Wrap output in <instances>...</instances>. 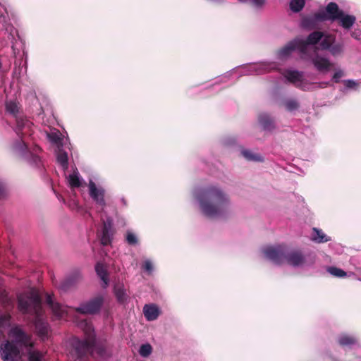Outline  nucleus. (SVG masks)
Returning a JSON list of instances; mask_svg holds the SVG:
<instances>
[{"instance_id": "nucleus-1", "label": "nucleus", "mask_w": 361, "mask_h": 361, "mask_svg": "<svg viewBox=\"0 0 361 361\" xmlns=\"http://www.w3.org/2000/svg\"><path fill=\"white\" fill-rule=\"evenodd\" d=\"M18 307L22 314L27 317L29 322L35 325L37 335L42 339L47 338L49 325L44 318L39 294L32 290L20 295L18 297Z\"/></svg>"}, {"instance_id": "nucleus-2", "label": "nucleus", "mask_w": 361, "mask_h": 361, "mask_svg": "<svg viewBox=\"0 0 361 361\" xmlns=\"http://www.w3.org/2000/svg\"><path fill=\"white\" fill-rule=\"evenodd\" d=\"M197 199L202 212L209 217L222 216L228 212L229 197L218 186L209 185L200 190Z\"/></svg>"}, {"instance_id": "nucleus-3", "label": "nucleus", "mask_w": 361, "mask_h": 361, "mask_svg": "<svg viewBox=\"0 0 361 361\" xmlns=\"http://www.w3.org/2000/svg\"><path fill=\"white\" fill-rule=\"evenodd\" d=\"M85 325L86 328L85 334H87V338L85 340L75 338L72 343L75 353L78 358H82L90 354L92 350L94 343V334L91 324L85 323Z\"/></svg>"}, {"instance_id": "nucleus-4", "label": "nucleus", "mask_w": 361, "mask_h": 361, "mask_svg": "<svg viewBox=\"0 0 361 361\" xmlns=\"http://www.w3.org/2000/svg\"><path fill=\"white\" fill-rule=\"evenodd\" d=\"M104 302L102 297L97 296L87 302L82 303L80 307L75 309L76 312L83 314H94L97 313Z\"/></svg>"}, {"instance_id": "nucleus-5", "label": "nucleus", "mask_w": 361, "mask_h": 361, "mask_svg": "<svg viewBox=\"0 0 361 361\" xmlns=\"http://www.w3.org/2000/svg\"><path fill=\"white\" fill-rule=\"evenodd\" d=\"M266 257L275 264H281L285 262L286 247L282 245L267 247L264 251Z\"/></svg>"}, {"instance_id": "nucleus-6", "label": "nucleus", "mask_w": 361, "mask_h": 361, "mask_svg": "<svg viewBox=\"0 0 361 361\" xmlns=\"http://www.w3.org/2000/svg\"><path fill=\"white\" fill-rule=\"evenodd\" d=\"M1 357L4 361H18L20 350L13 342L7 341L1 345Z\"/></svg>"}, {"instance_id": "nucleus-7", "label": "nucleus", "mask_w": 361, "mask_h": 361, "mask_svg": "<svg viewBox=\"0 0 361 361\" xmlns=\"http://www.w3.org/2000/svg\"><path fill=\"white\" fill-rule=\"evenodd\" d=\"M317 47L314 48V55L311 57V61L314 67L319 73H327L334 66L329 59L319 55L317 52Z\"/></svg>"}, {"instance_id": "nucleus-8", "label": "nucleus", "mask_w": 361, "mask_h": 361, "mask_svg": "<svg viewBox=\"0 0 361 361\" xmlns=\"http://www.w3.org/2000/svg\"><path fill=\"white\" fill-rule=\"evenodd\" d=\"M319 13L324 15V21L330 20L334 22L342 17L343 11L339 8L336 3L330 2L326 5L325 10H321Z\"/></svg>"}, {"instance_id": "nucleus-9", "label": "nucleus", "mask_w": 361, "mask_h": 361, "mask_svg": "<svg viewBox=\"0 0 361 361\" xmlns=\"http://www.w3.org/2000/svg\"><path fill=\"white\" fill-rule=\"evenodd\" d=\"M324 21V15L320 13L319 11L313 15L304 16L301 20V26L307 30H313L318 25L319 22Z\"/></svg>"}, {"instance_id": "nucleus-10", "label": "nucleus", "mask_w": 361, "mask_h": 361, "mask_svg": "<svg viewBox=\"0 0 361 361\" xmlns=\"http://www.w3.org/2000/svg\"><path fill=\"white\" fill-rule=\"evenodd\" d=\"M11 336L15 341L25 347H32L30 336L27 334L20 326H16L10 331Z\"/></svg>"}, {"instance_id": "nucleus-11", "label": "nucleus", "mask_w": 361, "mask_h": 361, "mask_svg": "<svg viewBox=\"0 0 361 361\" xmlns=\"http://www.w3.org/2000/svg\"><path fill=\"white\" fill-rule=\"evenodd\" d=\"M285 262L290 265L298 267L305 262V257L301 251L291 250L288 252L286 250Z\"/></svg>"}, {"instance_id": "nucleus-12", "label": "nucleus", "mask_w": 361, "mask_h": 361, "mask_svg": "<svg viewBox=\"0 0 361 361\" xmlns=\"http://www.w3.org/2000/svg\"><path fill=\"white\" fill-rule=\"evenodd\" d=\"M46 303L51 308L54 315L59 319H63L67 314L66 310L59 303L55 302L52 295L47 294Z\"/></svg>"}, {"instance_id": "nucleus-13", "label": "nucleus", "mask_w": 361, "mask_h": 361, "mask_svg": "<svg viewBox=\"0 0 361 361\" xmlns=\"http://www.w3.org/2000/svg\"><path fill=\"white\" fill-rule=\"evenodd\" d=\"M90 195L99 204L104 205V191L103 189H98L96 184L90 180L89 183Z\"/></svg>"}, {"instance_id": "nucleus-14", "label": "nucleus", "mask_w": 361, "mask_h": 361, "mask_svg": "<svg viewBox=\"0 0 361 361\" xmlns=\"http://www.w3.org/2000/svg\"><path fill=\"white\" fill-rule=\"evenodd\" d=\"M143 314L147 321H153L159 317V310L156 305L147 304L143 307Z\"/></svg>"}, {"instance_id": "nucleus-15", "label": "nucleus", "mask_w": 361, "mask_h": 361, "mask_svg": "<svg viewBox=\"0 0 361 361\" xmlns=\"http://www.w3.org/2000/svg\"><path fill=\"white\" fill-rule=\"evenodd\" d=\"M258 120L263 128L266 130L271 131L276 128L274 119L267 114H262L259 115Z\"/></svg>"}, {"instance_id": "nucleus-16", "label": "nucleus", "mask_w": 361, "mask_h": 361, "mask_svg": "<svg viewBox=\"0 0 361 361\" xmlns=\"http://www.w3.org/2000/svg\"><path fill=\"white\" fill-rule=\"evenodd\" d=\"M111 223L104 222L102 228V234L101 236V243L103 245H108L111 243Z\"/></svg>"}, {"instance_id": "nucleus-17", "label": "nucleus", "mask_w": 361, "mask_h": 361, "mask_svg": "<svg viewBox=\"0 0 361 361\" xmlns=\"http://www.w3.org/2000/svg\"><path fill=\"white\" fill-rule=\"evenodd\" d=\"M338 343L342 347H352L357 343V339L353 335L343 334L338 338Z\"/></svg>"}, {"instance_id": "nucleus-18", "label": "nucleus", "mask_w": 361, "mask_h": 361, "mask_svg": "<svg viewBox=\"0 0 361 361\" xmlns=\"http://www.w3.org/2000/svg\"><path fill=\"white\" fill-rule=\"evenodd\" d=\"M341 26L344 29L349 30L355 24L356 18L355 16L345 14L343 11L342 17L339 18L338 20Z\"/></svg>"}, {"instance_id": "nucleus-19", "label": "nucleus", "mask_w": 361, "mask_h": 361, "mask_svg": "<svg viewBox=\"0 0 361 361\" xmlns=\"http://www.w3.org/2000/svg\"><path fill=\"white\" fill-rule=\"evenodd\" d=\"M285 78L291 83L295 85L297 87H299L296 82H301L303 78V73L298 71H290L288 70L285 73Z\"/></svg>"}, {"instance_id": "nucleus-20", "label": "nucleus", "mask_w": 361, "mask_h": 361, "mask_svg": "<svg viewBox=\"0 0 361 361\" xmlns=\"http://www.w3.org/2000/svg\"><path fill=\"white\" fill-rule=\"evenodd\" d=\"M296 49L295 41H290L284 47L278 51L279 59H284L290 55V54Z\"/></svg>"}, {"instance_id": "nucleus-21", "label": "nucleus", "mask_w": 361, "mask_h": 361, "mask_svg": "<svg viewBox=\"0 0 361 361\" xmlns=\"http://www.w3.org/2000/svg\"><path fill=\"white\" fill-rule=\"evenodd\" d=\"M336 41V36L332 34L324 33L320 42L322 50H329Z\"/></svg>"}, {"instance_id": "nucleus-22", "label": "nucleus", "mask_w": 361, "mask_h": 361, "mask_svg": "<svg viewBox=\"0 0 361 361\" xmlns=\"http://www.w3.org/2000/svg\"><path fill=\"white\" fill-rule=\"evenodd\" d=\"M324 35V32L322 31H314L311 32L305 40L306 41V43L310 45H316L322 40Z\"/></svg>"}, {"instance_id": "nucleus-23", "label": "nucleus", "mask_w": 361, "mask_h": 361, "mask_svg": "<svg viewBox=\"0 0 361 361\" xmlns=\"http://www.w3.org/2000/svg\"><path fill=\"white\" fill-rule=\"evenodd\" d=\"M95 271L99 277L103 281L105 285L108 284V274L105 266L103 264L97 263L95 266Z\"/></svg>"}, {"instance_id": "nucleus-24", "label": "nucleus", "mask_w": 361, "mask_h": 361, "mask_svg": "<svg viewBox=\"0 0 361 361\" xmlns=\"http://www.w3.org/2000/svg\"><path fill=\"white\" fill-rule=\"evenodd\" d=\"M313 235L312 237V240L317 243H326L328 242L330 239L327 238V236L324 233V232L318 229L317 228H313Z\"/></svg>"}, {"instance_id": "nucleus-25", "label": "nucleus", "mask_w": 361, "mask_h": 361, "mask_svg": "<svg viewBox=\"0 0 361 361\" xmlns=\"http://www.w3.org/2000/svg\"><path fill=\"white\" fill-rule=\"evenodd\" d=\"M57 161L64 170L67 169L68 166V158L67 152L61 149H59L57 153Z\"/></svg>"}, {"instance_id": "nucleus-26", "label": "nucleus", "mask_w": 361, "mask_h": 361, "mask_svg": "<svg viewBox=\"0 0 361 361\" xmlns=\"http://www.w3.org/2000/svg\"><path fill=\"white\" fill-rule=\"evenodd\" d=\"M114 294L119 302H123L127 299L126 290L122 285L118 284L114 286Z\"/></svg>"}, {"instance_id": "nucleus-27", "label": "nucleus", "mask_w": 361, "mask_h": 361, "mask_svg": "<svg viewBox=\"0 0 361 361\" xmlns=\"http://www.w3.org/2000/svg\"><path fill=\"white\" fill-rule=\"evenodd\" d=\"M305 5V0H291L290 2V8L292 11L298 13L302 10Z\"/></svg>"}, {"instance_id": "nucleus-28", "label": "nucleus", "mask_w": 361, "mask_h": 361, "mask_svg": "<svg viewBox=\"0 0 361 361\" xmlns=\"http://www.w3.org/2000/svg\"><path fill=\"white\" fill-rule=\"evenodd\" d=\"M331 54L336 57L343 54L344 51V46L342 43L334 44L330 49H329Z\"/></svg>"}, {"instance_id": "nucleus-29", "label": "nucleus", "mask_w": 361, "mask_h": 361, "mask_svg": "<svg viewBox=\"0 0 361 361\" xmlns=\"http://www.w3.org/2000/svg\"><path fill=\"white\" fill-rule=\"evenodd\" d=\"M244 157L249 161H262V159L260 155L253 153L250 150H243L242 152Z\"/></svg>"}, {"instance_id": "nucleus-30", "label": "nucleus", "mask_w": 361, "mask_h": 361, "mask_svg": "<svg viewBox=\"0 0 361 361\" xmlns=\"http://www.w3.org/2000/svg\"><path fill=\"white\" fill-rule=\"evenodd\" d=\"M68 181L71 188H79L81 185L78 173L69 175Z\"/></svg>"}, {"instance_id": "nucleus-31", "label": "nucleus", "mask_w": 361, "mask_h": 361, "mask_svg": "<svg viewBox=\"0 0 361 361\" xmlns=\"http://www.w3.org/2000/svg\"><path fill=\"white\" fill-rule=\"evenodd\" d=\"M283 105L286 110L289 111H292L294 110H296L299 108L300 105L299 103L295 100L293 99H287L283 102Z\"/></svg>"}, {"instance_id": "nucleus-32", "label": "nucleus", "mask_w": 361, "mask_h": 361, "mask_svg": "<svg viewBox=\"0 0 361 361\" xmlns=\"http://www.w3.org/2000/svg\"><path fill=\"white\" fill-rule=\"evenodd\" d=\"M296 49L299 50V51L303 55H307V47L310 45L306 43L305 40H298L295 41Z\"/></svg>"}, {"instance_id": "nucleus-33", "label": "nucleus", "mask_w": 361, "mask_h": 361, "mask_svg": "<svg viewBox=\"0 0 361 361\" xmlns=\"http://www.w3.org/2000/svg\"><path fill=\"white\" fill-rule=\"evenodd\" d=\"M152 351V348L150 344H142L139 350V353L144 357H148Z\"/></svg>"}, {"instance_id": "nucleus-34", "label": "nucleus", "mask_w": 361, "mask_h": 361, "mask_svg": "<svg viewBox=\"0 0 361 361\" xmlns=\"http://www.w3.org/2000/svg\"><path fill=\"white\" fill-rule=\"evenodd\" d=\"M329 272L337 277H343L346 276V273L343 270L337 267H331L328 269Z\"/></svg>"}, {"instance_id": "nucleus-35", "label": "nucleus", "mask_w": 361, "mask_h": 361, "mask_svg": "<svg viewBox=\"0 0 361 361\" xmlns=\"http://www.w3.org/2000/svg\"><path fill=\"white\" fill-rule=\"evenodd\" d=\"M126 239L127 243L130 245H135L138 243L136 235L130 231L127 232Z\"/></svg>"}, {"instance_id": "nucleus-36", "label": "nucleus", "mask_w": 361, "mask_h": 361, "mask_svg": "<svg viewBox=\"0 0 361 361\" xmlns=\"http://www.w3.org/2000/svg\"><path fill=\"white\" fill-rule=\"evenodd\" d=\"M42 355L39 351H30L28 353L29 361H42Z\"/></svg>"}, {"instance_id": "nucleus-37", "label": "nucleus", "mask_w": 361, "mask_h": 361, "mask_svg": "<svg viewBox=\"0 0 361 361\" xmlns=\"http://www.w3.org/2000/svg\"><path fill=\"white\" fill-rule=\"evenodd\" d=\"M6 111L12 114H16L18 111V106L14 102H9L6 105Z\"/></svg>"}, {"instance_id": "nucleus-38", "label": "nucleus", "mask_w": 361, "mask_h": 361, "mask_svg": "<svg viewBox=\"0 0 361 361\" xmlns=\"http://www.w3.org/2000/svg\"><path fill=\"white\" fill-rule=\"evenodd\" d=\"M11 319V317L9 314L5 313L0 314V324L2 326H8Z\"/></svg>"}, {"instance_id": "nucleus-39", "label": "nucleus", "mask_w": 361, "mask_h": 361, "mask_svg": "<svg viewBox=\"0 0 361 361\" xmlns=\"http://www.w3.org/2000/svg\"><path fill=\"white\" fill-rule=\"evenodd\" d=\"M18 130H23L25 127L29 128L30 123L27 120L18 118L16 120Z\"/></svg>"}, {"instance_id": "nucleus-40", "label": "nucleus", "mask_w": 361, "mask_h": 361, "mask_svg": "<svg viewBox=\"0 0 361 361\" xmlns=\"http://www.w3.org/2000/svg\"><path fill=\"white\" fill-rule=\"evenodd\" d=\"M73 281L71 279H67L61 282L60 285V289L62 290L66 291L68 290L72 286Z\"/></svg>"}, {"instance_id": "nucleus-41", "label": "nucleus", "mask_w": 361, "mask_h": 361, "mask_svg": "<svg viewBox=\"0 0 361 361\" xmlns=\"http://www.w3.org/2000/svg\"><path fill=\"white\" fill-rule=\"evenodd\" d=\"M343 75V72L341 71V70H339L338 71H336L333 77H332V80H334V82L336 83H338L340 81V78Z\"/></svg>"}, {"instance_id": "nucleus-42", "label": "nucleus", "mask_w": 361, "mask_h": 361, "mask_svg": "<svg viewBox=\"0 0 361 361\" xmlns=\"http://www.w3.org/2000/svg\"><path fill=\"white\" fill-rule=\"evenodd\" d=\"M142 269H144L147 272L150 273L153 269V267L151 262L149 260L145 261L142 264Z\"/></svg>"}, {"instance_id": "nucleus-43", "label": "nucleus", "mask_w": 361, "mask_h": 361, "mask_svg": "<svg viewBox=\"0 0 361 361\" xmlns=\"http://www.w3.org/2000/svg\"><path fill=\"white\" fill-rule=\"evenodd\" d=\"M50 140L57 145L60 144L61 142V138L59 135L56 134H53L49 136Z\"/></svg>"}, {"instance_id": "nucleus-44", "label": "nucleus", "mask_w": 361, "mask_h": 361, "mask_svg": "<svg viewBox=\"0 0 361 361\" xmlns=\"http://www.w3.org/2000/svg\"><path fill=\"white\" fill-rule=\"evenodd\" d=\"M343 82L345 86L348 88H353L356 85L355 82L352 80H345Z\"/></svg>"}, {"instance_id": "nucleus-45", "label": "nucleus", "mask_w": 361, "mask_h": 361, "mask_svg": "<svg viewBox=\"0 0 361 361\" xmlns=\"http://www.w3.org/2000/svg\"><path fill=\"white\" fill-rule=\"evenodd\" d=\"M251 2L257 7H261L264 4V0H251Z\"/></svg>"}, {"instance_id": "nucleus-46", "label": "nucleus", "mask_w": 361, "mask_h": 361, "mask_svg": "<svg viewBox=\"0 0 361 361\" xmlns=\"http://www.w3.org/2000/svg\"><path fill=\"white\" fill-rule=\"evenodd\" d=\"M351 37L355 38V39H360V34H359V32H357V30H354L351 32Z\"/></svg>"}, {"instance_id": "nucleus-47", "label": "nucleus", "mask_w": 361, "mask_h": 361, "mask_svg": "<svg viewBox=\"0 0 361 361\" xmlns=\"http://www.w3.org/2000/svg\"><path fill=\"white\" fill-rule=\"evenodd\" d=\"M33 161L37 165L40 161V158L38 156L32 155Z\"/></svg>"}, {"instance_id": "nucleus-48", "label": "nucleus", "mask_w": 361, "mask_h": 361, "mask_svg": "<svg viewBox=\"0 0 361 361\" xmlns=\"http://www.w3.org/2000/svg\"><path fill=\"white\" fill-rule=\"evenodd\" d=\"M4 192V188L1 183H0V197L3 196Z\"/></svg>"}, {"instance_id": "nucleus-49", "label": "nucleus", "mask_w": 361, "mask_h": 361, "mask_svg": "<svg viewBox=\"0 0 361 361\" xmlns=\"http://www.w3.org/2000/svg\"><path fill=\"white\" fill-rule=\"evenodd\" d=\"M21 142H22V144H23V147H25V148H27V147L25 146V142H24L23 140L21 141Z\"/></svg>"}]
</instances>
